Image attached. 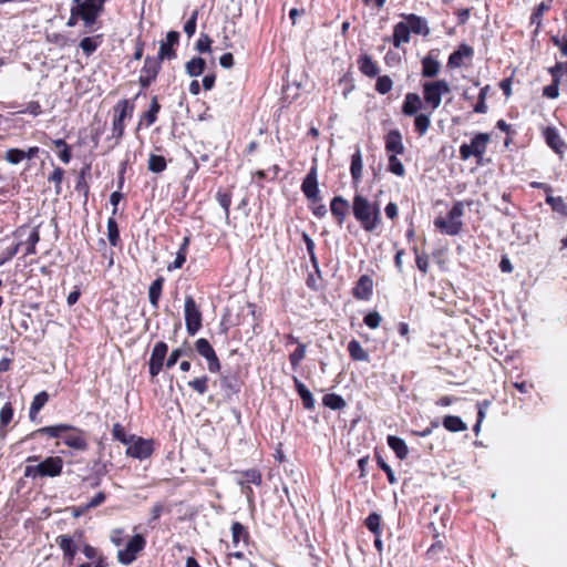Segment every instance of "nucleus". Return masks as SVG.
<instances>
[{"instance_id": "nucleus-1", "label": "nucleus", "mask_w": 567, "mask_h": 567, "mask_svg": "<svg viewBox=\"0 0 567 567\" xmlns=\"http://www.w3.org/2000/svg\"><path fill=\"white\" fill-rule=\"evenodd\" d=\"M352 209L355 219L364 230L372 231L380 225L381 212L379 205L370 203L362 195L354 196Z\"/></svg>"}, {"instance_id": "nucleus-2", "label": "nucleus", "mask_w": 567, "mask_h": 567, "mask_svg": "<svg viewBox=\"0 0 567 567\" xmlns=\"http://www.w3.org/2000/svg\"><path fill=\"white\" fill-rule=\"evenodd\" d=\"M102 10L103 2H75L66 25L74 27L81 20L86 28H91Z\"/></svg>"}, {"instance_id": "nucleus-3", "label": "nucleus", "mask_w": 567, "mask_h": 567, "mask_svg": "<svg viewBox=\"0 0 567 567\" xmlns=\"http://www.w3.org/2000/svg\"><path fill=\"white\" fill-rule=\"evenodd\" d=\"M464 204L457 202L453 205L446 217H437L434 221L436 228L450 236L457 235L462 228Z\"/></svg>"}, {"instance_id": "nucleus-4", "label": "nucleus", "mask_w": 567, "mask_h": 567, "mask_svg": "<svg viewBox=\"0 0 567 567\" xmlns=\"http://www.w3.org/2000/svg\"><path fill=\"white\" fill-rule=\"evenodd\" d=\"M63 467V461L59 456H49L37 465H27L24 468L25 477H54L60 475Z\"/></svg>"}, {"instance_id": "nucleus-5", "label": "nucleus", "mask_w": 567, "mask_h": 567, "mask_svg": "<svg viewBox=\"0 0 567 567\" xmlns=\"http://www.w3.org/2000/svg\"><path fill=\"white\" fill-rule=\"evenodd\" d=\"M450 92V84L444 80L426 82L423 84V99L432 110H436L441 105L442 96Z\"/></svg>"}, {"instance_id": "nucleus-6", "label": "nucleus", "mask_w": 567, "mask_h": 567, "mask_svg": "<svg viewBox=\"0 0 567 567\" xmlns=\"http://www.w3.org/2000/svg\"><path fill=\"white\" fill-rule=\"evenodd\" d=\"M489 142V135L486 133H478L476 134L473 140L471 141V144H463L460 147V156L462 159L466 161L471 156H475L476 158L482 159L487 144Z\"/></svg>"}, {"instance_id": "nucleus-7", "label": "nucleus", "mask_w": 567, "mask_h": 567, "mask_svg": "<svg viewBox=\"0 0 567 567\" xmlns=\"http://www.w3.org/2000/svg\"><path fill=\"white\" fill-rule=\"evenodd\" d=\"M133 113V105L127 100H122L114 106L113 118V137L120 140L123 136L125 128V120L130 118Z\"/></svg>"}, {"instance_id": "nucleus-8", "label": "nucleus", "mask_w": 567, "mask_h": 567, "mask_svg": "<svg viewBox=\"0 0 567 567\" xmlns=\"http://www.w3.org/2000/svg\"><path fill=\"white\" fill-rule=\"evenodd\" d=\"M144 546L145 539L142 535L133 536L126 544L125 548L118 550V561L123 565H130L135 560L137 554L144 548Z\"/></svg>"}, {"instance_id": "nucleus-9", "label": "nucleus", "mask_w": 567, "mask_h": 567, "mask_svg": "<svg viewBox=\"0 0 567 567\" xmlns=\"http://www.w3.org/2000/svg\"><path fill=\"white\" fill-rule=\"evenodd\" d=\"M185 323L187 332L192 336H194L202 327L200 311L190 296L185 300Z\"/></svg>"}, {"instance_id": "nucleus-10", "label": "nucleus", "mask_w": 567, "mask_h": 567, "mask_svg": "<svg viewBox=\"0 0 567 567\" xmlns=\"http://www.w3.org/2000/svg\"><path fill=\"white\" fill-rule=\"evenodd\" d=\"M195 347L197 352L207 360L208 370L210 372H218L220 363L210 343L206 339L200 338L196 341Z\"/></svg>"}, {"instance_id": "nucleus-11", "label": "nucleus", "mask_w": 567, "mask_h": 567, "mask_svg": "<svg viewBox=\"0 0 567 567\" xmlns=\"http://www.w3.org/2000/svg\"><path fill=\"white\" fill-rule=\"evenodd\" d=\"M167 344L165 342H157L152 351L151 358H150V373L152 377H155L159 373L164 365V360L167 354Z\"/></svg>"}, {"instance_id": "nucleus-12", "label": "nucleus", "mask_w": 567, "mask_h": 567, "mask_svg": "<svg viewBox=\"0 0 567 567\" xmlns=\"http://www.w3.org/2000/svg\"><path fill=\"white\" fill-rule=\"evenodd\" d=\"M161 68V62L156 58L147 56L144 66L141 70L140 83L143 87L148 86L157 76Z\"/></svg>"}, {"instance_id": "nucleus-13", "label": "nucleus", "mask_w": 567, "mask_h": 567, "mask_svg": "<svg viewBox=\"0 0 567 567\" xmlns=\"http://www.w3.org/2000/svg\"><path fill=\"white\" fill-rule=\"evenodd\" d=\"M301 189L308 199L313 202L319 199V188L317 179V167L312 166L302 182Z\"/></svg>"}, {"instance_id": "nucleus-14", "label": "nucleus", "mask_w": 567, "mask_h": 567, "mask_svg": "<svg viewBox=\"0 0 567 567\" xmlns=\"http://www.w3.org/2000/svg\"><path fill=\"white\" fill-rule=\"evenodd\" d=\"M152 453V446L150 442L143 439H136L132 444L128 445L126 454L135 458H146Z\"/></svg>"}, {"instance_id": "nucleus-15", "label": "nucleus", "mask_w": 567, "mask_h": 567, "mask_svg": "<svg viewBox=\"0 0 567 567\" xmlns=\"http://www.w3.org/2000/svg\"><path fill=\"white\" fill-rule=\"evenodd\" d=\"M385 150L394 155L403 153L404 146L399 131L394 130L388 133L385 136Z\"/></svg>"}, {"instance_id": "nucleus-16", "label": "nucleus", "mask_w": 567, "mask_h": 567, "mask_svg": "<svg viewBox=\"0 0 567 567\" xmlns=\"http://www.w3.org/2000/svg\"><path fill=\"white\" fill-rule=\"evenodd\" d=\"M422 107L421 97L416 93H408L405 95L402 113L406 116L416 115L420 109Z\"/></svg>"}, {"instance_id": "nucleus-17", "label": "nucleus", "mask_w": 567, "mask_h": 567, "mask_svg": "<svg viewBox=\"0 0 567 567\" xmlns=\"http://www.w3.org/2000/svg\"><path fill=\"white\" fill-rule=\"evenodd\" d=\"M348 207V202L340 196H337L331 200L330 209L332 215L337 217L339 225L343 224Z\"/></svg>"}, {"instance_id": "nucleus-18", "label": "nucleus", "mask_w": 567, "mask_h": 567, "mask_svg": "<svg viewBox=\"0 0 567 567\" xmlns=\"http://www.w3.org/2000/svg\"><path fill=\"white\" fill-rule=\"evenodd\" d=\"M410 28L406 23L400 22L394 27L393 45L400 48L403 43L410 41Z\"/></svg>"}, {"instance_id": "nucleus-19", "label": "nucleus", "mask_w": 567, "mask_h": 567, "mask_svg": "<svg viewBox=\"0 0 567 567\" xmlns=\"http://www.w3.org/2000/svg\"><path fill=\"white\" fill-rule=\"evenodd\" d=\"M293 383L296 391L300 395L303 406L308 410L313 409L315 406V399L312 396V393L307 389V386L297 378L293 377Z\"/></svg>"}, {"instance_id": "nucleus-20", "label": "nucleus", "mask_w": 567, "mask_h": 567, "mask_svg": "<svg viewBox=\"0 0 567 567\" xmlns=\"http://www.w3.org/2000/svg\"><path fill=\"white\" fill-rule=\"evenodd\" d=\"M545 140L557 154H563L564 143L560 141L559 135L555 128L547 127L544 131Z\"/></svg>"}, {"instance_id": "nucleus-21", "label": "nucleus", "mask_w": 567, "mask_h": 567, "mask_svg": "<svg viewBox=\"0 0 567 567\" xmlns=\"http://www.w3.org/2000/svg\"><path fill=\"white\" fill-rule=\"evenodd\" d=\"M440 62L427 55L422 60V75L424 78H434L440 72Z\"/></svg>"}, {"instance_id": "nucleus-22", "label": "nucleus", "mask_w": 567, "mask_h": 567, "mask_svg": "<svg viewBox=\"0 0 567 567\" xmlns=\"http://www.w3.org/2000/svg\"><path fill=\"white\" fill-rule=\"evenodd\" d=\"M388 444L400 460H404L408 456L409 449L402 439L390 435L388 437Z\"/></svg>"}, {"instance_id": "nucleus-23", "label": "nucleus", "mask_w": 567, "mask_h": 567, "mask_svg": "<svg viewBox=\"0 0 567 567\" xmlns=\"http://www.w3.org/2000/svg\"><path fill=\"white\" fill-rule=\"evenodd\" d=\"M64 444L75 450H85L87 447L86 441L81 431H74L64 437Z\"/></svg>"}, {"instance_id": "nucleus-24", "label": "nucleus", "mask_w": 567, "mask_h": 567, "mask_svg": "<svg viewBox=\"0 0 567 567\" xmlns=\"http://www.w3.org/2000/svg\"><path fill=\"white\" fill-rule=\"evenodd\" d=\"M350 357L355 361H369V353L362 348L359 341L351 340L348 343Z\"/></svg>"}, {"instance_id": "nucleus-25", "label": "nucleus", "mask_w": 567, "mask_h": 567, "mask_svg": "<svg viewBox=\"0 0 567 567\" xmlns=\"http://www.w3.org/2000/svg\"><path fill=\"white\" fill-rule=\"evenodd\" d=\"M49 395L45 391H42L38 393L31 403L29 416L31 420H34L39 411L44 406V404L48 402Z\"/></svg>"}, {"instance_id": "nucleus-26", "label": "nucleus", "mask_w": 567, "mask_h": 567, "mask_svg": "<svg viewBox=\"0 0 567 567\" xmlns=\"http://www.w3.org/2000/svg\"><path fill=\"white\" fill-rule=\"evenodd\" d=\"M443 426L450 432H462L467 429L461 417L447 415L443 419Z\"/></svg>"}, {"instance_id": "nucleus-27", "label": "nucleus", "mask_w": 567, "mask_h": 567, "mask_svg": "<svg viewBox=\"0 0 567 567\" xmlns=\"http://www.w3.org/2000/svg\"><path fill=\"white\" fill-rule=\"evenodd\" d=\"M359 68L364 75L370 78L375 76L379 72V68L368 55H364L359 59Z\"/></svg>"}, {"instance_id": "nucleus-28", "label": "nucleus", "mask_w": 567, "mask_h": 567, "mask_svg": "<svg viewBox=\"0 0 567 567\" xmlns=\"http://www.w3.org/2000/svg\"><path fill=\"white\" fill-rule=\"evenodd\" d=\"M56 543L63 550L64 556L68 557L69 560H72L76 551L72 538L66 535H62L56 538Z\"/></svg>"}, {"instance_id": "nucleus-29", "label": "nucleus", "mask_w": 567, "mask_h": 567, "mask_svg": "<svg viewBox=\"0 0 567 567\" xmlns=\"http://www.w3.org/2000/svg\"><path fill=\"white\" fill-rule=\"evenodd\" d=\"M563 65L558 63L555 68H553L551 74L554 78V82L550 85L544 87L543 94L548 99H556L558 96V80L557 72L560 71Z\"/></svg>"}, {"instance_id": "nucleus-30", "label": "nucleus", "mask_w": 567, "mask_h": 567, "mask_svg": "<svg viewBox=\"0 0 567 567\" xmlns=\"http://www.w3.org/2000/svg\"><path fill=\"white\" fill-rule=\"evenodd\" d=\"M163 281H164V279H163V278H157V279H156V280H154V281L152 282V285L150 286V289H148V298H150V302H151V305H152L154 308H157V307H158V300H159V297H161V293H162Z\"/></svg>"}, {"instance_id": "nucleus-31", "label": "nucleus", "mask_w": 567, "mask_h": 567, "mask_svg": "<svg viewBox=\"0 0 567 567\" xmlns=\"http://www.w3.org/2000/svg\"><path fill=\"white\" fill-rule=\"evenodd\" d=\"M206 62L202 58H193L186 63V72L189 76H198L203 73Z\"/></svg>"}, {"instance_id": "nucleus-32", "label": "nucleus", "mask_w": 567, "mask_h": 567, "mask_svg": "<svg viewBox=\"0 0 567 567\" xmlns=\"http://www.w3.org/2000/svg\"><path fill=\"white\" fill-rule=\"evenodd\" d=\"M362 156L360 150H357V152L352 155L351 158V175L354 181H359L362 175Z\"/></svg>"}, {"instance_id": "nucleus-33", "label": "nucleus", "mask_w": 567, "mask_h": 567, "mask_svg": "<svg viewBox=\"0 0 567 567\" xmlns=\"http://www.w3.org/2000/svg\"><path fill=\"white\" fill-rule=\"evenodd\" d=\"M148 169L153 173H162L166 169V159L162 155L152 154L148 158Z\"/></svg>"}, {"instance_id": "nucleus-34", "label": "nucleus", "mask_w": 567, "mask_h": 567, "mask_svg": "<svg viewBox=\"0 0 567 567\" xmlns=\"http://www.w3.org/2000/svg\"><path fill=\"white\" fill-rule=\"evenodd\" d=\"M72 430L71 425L68 424H58L53 426H45L38 430V433L47 434L51 437H60L63 432Z\"/></svg>"}, {"instance_id": "nucleus-35", "label": "nucleus", "mask_w": 567, "mask_h": 567, "mask_svg": "<svg viewBox=\"0 0 567 567\" xmlns=\"http://www.w3.org/2000/svg\"><path fill=\"white\" fill-rule=\"evenodd\" d=\"M322 401L326 406L332 410H341L346 406V401L334 393L326 394Z\"/></svg>"}, {"instance_id": "nucleus-36", "label": "nucleus", "mask_w": 567, "mask_h": 567, "mask_svg": "<svg viewBox=\"0 0 567 567\" xmlns=\"http://www.w3.org/2000/svg\"><path fill=\"white\" fill-rule=\"evenodd\" d=\"M231 537L233 544L237 546L240 540H246L248 538V533L240 523L236 522L231 526Z\"/></svg>"}, {"instance_id": "nucleus-37", "label": "nucleus", "mask_w": 567, "mask_h": 567, "mask_svg": "<svg viewBox=\"0 0 567 567\" xmlns=\"http://www.w3.org/2000/svg\"><path fill=\"white\" fill-rule=\"evenodd\" d=\"M430 124H431V120H430L429 115H426V114H416L415 115L414 126L420 135H424L427 132Z\"/></svg>"}, {"instance_id": "nucleus-38", "label": "nucleus", "mask_w": 567, "mask_h": 567, "mask_svg": "<svg viewBox=\"0 0 567 567\" xmlns=\"http://www.w3.org/2000/svg\"><path fill=\"white\" fill-rule=\"evenodd\" d=\"M388 169L398 176H403L405 173V168L402 162L396 157V154H391L389 156Z\"/></svg>"}, {"instance_id": "nucleus-39", "label": "nucleus", "mask_w": 567, "mask_h": 567, "mask_svg": "<svg viewBox=\"0 0 567 567\" xmlns=\"http://www.w3.org/2000/svg\"><path fill=\"white\" fill-rule=\"evenodd\" d=\"M188 385L198 394H205L208 390V378L203 375L188 382Z\"/></svg>"}, {"instance_id": "nucleus-40", "label": "nucleus", "mask_w": 567, "mask_h": 567, "mask_svg": "<svg viewBox=\"0 0 567 567\" xmlns=\"http://www.w3.org/2000/svg\"><path fill=\"white\" fill-rule=\"evenodd\" d=\"M306 355V346L303 343H299L296 350L289 355L290 363L293 369H297L299 363L305 359Z\"/></svg>"}, {"instance_id": "nucleus-41", "label": "nucleus", "mask_w": 567, "mask_h": 567, "mask_svg": "<svg viewBox=\"0 0 567 567\" xmlns=\"http://www.w3.org/2000/svg\"><path fill=\"white\" fill-rule=\"evenodd\" d=\"M118 228L114 218H109L107 220V238L112 246H116L118 241Z\"/></svg>"}, {"instance_id": "nucleus-42", "label": "nucleus", "mask_w": 567, "mask_h": 567, "mask_svg": "<svg viewBox=\"0 0 567 567\" xmlns=\"http://www.w3.org/2000/svg\"><path fill=\"white\" fill-rule=\"evenodd\" d=\"M381 517L377 513L370 514L365 519V525L375 536H380Z\"/></svg>"}, {"instance_id": "nucleus-43", "label": "nucleus", "mask_w": 567, "mask_h": 567, "mask_svg": "<svg viewBox=\"0 0 567 567\" xmlns=\"http://www.w3.org/2000/svg\"><path fill=\"white\" fill-rule=\"evenodd\" d=\"M392 85H393V82H392L391 78L388 75H382V76H379L377 80L375 90L380 94H386L391 91Z\"/></svg>"}, {"instance_id": "nucleus-44", "label": "nucleus", "mask_w": 567, "mask_h": 567, "mask_svg": "<svg viewBox=\"0 0 567 567\" xmlns=\"http://www.w3.org/2000/svg\"><path fill=\"white\" fill-rule=\"evenodd\" d=\"M408 25L414 33H427L426 23L420 18L411 17Z\"/></svg>"}, {"instance_id": "nucleus-45", "label": "nucleus", "mask_w": 567, "mask_h": 567, "mask_svg": "<svg viewBox=\"0 0 567 567\" xmlns=\"http://www.w3.org/2000/svg\"><path fill=\"white\" fill-rule=\"evenodd\" d=\"M186 245H187V238L185 239L184 245L178 250L174 262L168 266V270L178 269L183 266V264L186 260V248H185Z\"/></svg>"}, {"instance_id": "nucleus-46", "label": "nucleus", "mask_w": 567, "mask_h": 567, "mask_svg": "<svg viewBox=\"0 0 567 567\" xmlns=\"http://www.w3.org/2000/svg\"><path fill=\"white\" fill-rule=\"evenodd\" d=\"M25 158L24 151L11 148L6 154V159L11 164H19Z\"/></svg>"}, {"instance_id": "nucleus-47", "label": "nucleus", "mask_w": 567, "mask_h": 567, "mask_svg": "<svg viewBox=\"0 0 567 567\" xmlns=\"http://www.w3.org/2000/svg\"><path fill=\"white\" fill-rule=\"evenodd\" d=\"M64 171L60 167H55L52 174L49 176V181L55 184V193H61V183L63 181Z\"/></svg>"}, {"instance_id": "nucleus-48", "label": "nucleus", "mask_w": 567, "mask_h": 567, "mask_svg": "<svg viewBox=\"0 0 567 567\" xmlns=\"http://www.w3.org/2000/svg\"><path fill=\"white\" fill-rule=\"evenodd\" d=\"M13 416V409L10 403H6L0 411V424L6 426L10 423Z\"/></svg>"}, {"instance_id": "nucleus-49", "label": "nucleus", "mask_w": 567, "mask_h": 567, "mask_svg": "<svg viewBox=\"0 0 567 567\" xmlns=\"http://www.w3.org/2000/svg\"><path fill=\"white\" fill-rule=\"evenodd\" d=\"M159 109H161V106L157 103L156 99L154 97L152 100L150 110L145 114V118H146L147 125H152L156 121V115H157Z\"/></svg>"}, {"instance_id": "nucleus-50", "label": "nucleus", "mask_w": 567, "mask_h": 567, "mask_svg": "<svg viewBox=\"0 0 567 567\" xmlns=\"http://www.w3.org/2000/svg\"><path fill=\"white\" fill-rule=\"evenodd\" d=\"M381 316L379 312L377 311H372V312H369L365 317H364V323L371 328V329H377L380 323H381Z\"/></svg>"}, {"instance_id": "nucleus-51", "label": "nucleus", "mask_w": 567, "mask_h": 567, "mask_svg": "<svg viewBox=\"0 0 567 567\" xmlns=\"http://www.w3.org/2000/svg\"><path fill=\"white\" fill-rule=\"evenodd\" d=\"M80 48L90 55L96 50L97 43L92 38H84L80 42Z\"/></svg>"}, {"instance_id": "nucleus-52", "label": "nucleus", "mask_w": 567, "mask_h": 567, "mask_svg": "<svg viewBox=\"0 0 567 567\" xmlns=\"http://www.w3.org/2000/svg\"><path fill=\"white\" fill-rule=\"evenodd\" d=\"M546 202L551 206V208L556 212L564 213L565 212V203L561 197L547 196Z\"/></svg>"}, {"instance_id": "nucleus-53", "label": "nucleus", "mask_w": 567, "mask_h": 567, "mask_svg": "<svg viewBox=\"0 0 567 567\" xmlns=\"http://www.w3.org/2000/svg\"><path fill=\"white\" fill-rule=\"evenodd\" d=\"M217 200L219 205L224 208L225 215H229V206L231 203V196L228 193H217Z\"/></svg>"}, {"instance_id": "nucleus-54", "label": "nucleus", "mask_w": 567, "mask_h": 567, "mask_svg": "<svg viewBox=\"0 0 567 567\" xmlns=\"http://www.w3.org/2000/svg\"><path fill=\"white\" fill-rule=\"evenodd\" d=\"M174 56H175V51L173 50V47L167 45V43L162 42L161 47H159L158 56L156 59H158V61L161 62V60H163L165 58L172 59Z\"/></svg>"}, {"instance_id": "nucleus-55", "label": "nucleus", "mask_w": 567, "mask_h": 567, "mask_svg": "<svg viewBox=\"0 0 567 567\" xmlns=\"http://www.w3.org/2000/svg\"><path fill=\"white\" fill-rule=\"evenodd\" d=\"M210 44L212 40L209 39V37L207 34H202L200 38L197 40L196 49L202 53L209 52Z\"/></svg>"}, {"instance_id": "nucleus-56", "label": "nucleus", "mask_w": 567, "mask_h": 567, "mask_svg": "<svg viewBox=\"0 0 567 567\" xmlns=\"http://www.w3.org/2000/svg\"><path fill=\"white\" fill-rule=\"evenodd\" d=\"M112 434L116 440L121 441L122 443H128L125 430L121 424L116 423L113 425Z\"/></svg>"}, {"instance_id": "nucleus-57", "label": "nucleus", "mask_w": 567, "mask_h": 567, "mask_svg": "<svg viewBox=\"0 0 567 567\" xmlns=\"http://www.w3.org/2000/svg\"><path fill=\"white\" fill-rule=\"evenodd\" d=\"M244 476H245L246 483H251V484H255V485H259L261 483V475L256 470L247 471L244 474Z\"/></svg>"}, {"instance_id": "nucleus-58", "label": "nucleus", "mask_w": 567, "mask_h": 567, "mask_svg": "<svg viewBox=\"0 0 567 567\" xmlns=\"http://www.w3.org/2000/svg\"><path fill=\"white\" fill-rule=\"evenodd\" d=\"M104 501L105 494L103 492H99L87 504L83 505V511H89L90 508L96 507Z\"/></svg>"}, {"instance_id": "nucleus-59", "label": "nucleus", "mask_w": 567, "mask_h": 567, "mask_svg": "<svg viewBox=\"0 0 567 567\" xmlns=\"http://www.w3.org/2000/svg\"><path fill=\"white\" fill-rule=\"evenodd\" d=\"M196 12L193 13L192 18L185 23L184 31L188 37H192L196 30Z\"/></svg>"}, {"instance_id": "nucleus-60", "label": "nucleus", "mask_w": 567, "mask_h": 567, "mask_svg": "<svg viewBox=\"0 0 567 567\" xmlns=\"http://www.w3.org/2000/svg\"><path fill=\"white\" fill-rule=\"evenodd\" d=\"M378 464L386 473L389 482L391 484H394L395 477H394V474H393L391 467L381 457L378 458Z\"/></svg>"}, {"instance_id": "nucleus-61", "label": "nucleus", "mask_w": 567, "mask_h": 567, "mask_svg": "<svg viewBox=\"0 0 567 567\" xmlns=\"http://www.w3.org/2000/svg\"><path fill=\"white\" fill-rule=\"evenodd\" d=\"M181 355H182V350L181 349L173 350L171 355L168 357L166 363H165L166 368L171 369L172 367H174L176 364V362L178 361Z\"/></svg>"}, {"instance_id": "nucleus-62", "label": "nucleus", "mask_w": 567, "mask_h": 567, "mask_svg": "<svg viewBox=\"0 0 567 567\" xmlns=\"http://www.w3.org/2000/svg\"><path fill=\"white\" fill-rule=\"evenodd\" d=\"M302 238L311 259L315 260V241L310 238V236L307 233L302 234Z\"/></svg>"}, {"instance_id": "nucleus-63", "label": "nucleus", "mask_w": 567, "mask_h": 567, "mask_svg": "<svg viewBox=\"0 0 567 567\" xmlns=\"http://www.w3.org/2000/svg\"><path fill=\"white\" fill-rule=\"evenodd\" d=\"M547 9H548V7H546L545 3L542 2V4L538 7L537 11L532 14L530 23L539 25L540 24V16H542L543 11L547 10Z\"/></svg>"}, {"instance_id": "nucleus-64", "label": "nucleus", "mask_w": 567, "mask_h": 567, "mask_svg": "<svg viewBox=\"0 0 567 567\" xmlns=\"http://www.w3.org/2000/svg\"><path fill=\"white\" fill-rule=\"evenodd\" d=\"M223 68L230 69L234 65V56L231 53H225L219 58Z\"/></svg>"}]
</instances>
